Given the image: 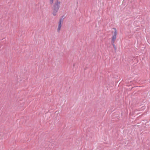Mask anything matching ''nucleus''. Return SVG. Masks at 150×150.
Returning <instances> with one entry per match:
<instances>
[{
    "mask_svg": "<svg viewBox=\"0 0 150 150\" xmlns=\"http://www.w3.org/2000/svg\"><path fill=\"white\" fill-rule=\"evenodd\" d=\"M113 29L115 30V31L113 35H112V39L111 40V44L113 45L115 50L116 51V50L117 48L115 45V42L116 38L117 32L116 28H113Z\"/></svg>",
    "mask_w": 150,
    "mask_h": 150,
    "instance_id": "f257e3e1",
    "label": "nucleus"
},
{
    "mask_svg": "<svg viewBox=\"0 0 150 150\" xmlns=\"http://www.w3.org/2000/svg\"><path fill=\"white\" fill-rule=\"evenodd\" d=\"M63 21L62 19H60L59 22H58V24L57 28V32H59L61 30V27L62 26V23Z\"/></svg>",
    "mask_w": 150,
    "mask_h": 150,
    "instance_id": "f03ea898",
    "label": "nucleus"
},
{
    "mask_svg": "<svg viewBox=\"0 0 150 150\" xmlns=\"http://www.w3.org/2000/svg\"><path fill=\"white\" fill-rule=\"evenodd\" d=\"M61 4V2L58 1H57L55 2L53 7L59 9L60 7V5Z\"/></svg>",
    "mask_w": 150,
    "mask_h": 150,
    "instance_id": "7ed1b4c3",
    "label": "nucleus"
},
{
    "mask_svg": "<svg viewBox=\"0 0 150 150\" xmlns=\"http://www.w3.org/2000/svg\"><path fill=\"white\" fill-rule=\"evenodd\" d=\"M59 9L53 7L52 14L54 16H56L57 15V13Z\"/></svg>",
    "mask_w": 150,
    "mask_h": 150,
    "instance_id": "20e7f679",
    "label": "nucleus"
},
{
    "mask_svg": "<svg viewBox=\"0 0 150 150\" xmlns=\"http://www.w3.org/2000/svg\"><path fill=\"white\" fill-rule=\"evenodd\" d=\"M54 0H50V3L52 4L53 3Z\"/></svg>",
    "mask_w": 150,
    "mask_h": 150,
    "instance_id": "39448f33",
    "label": "nucleus"
}]
</instances>
